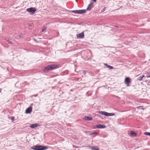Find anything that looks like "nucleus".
<instances>
[{
  "label": "nucleus",
  "mask_w": 150,
  "mask_h": 150,
  "mask_svg": "<svg viewBox=\"0 0 150 150\" xmlns=\"http://www.w3.org/2000/svg\"><path fill=\"white\" fill-rule=\"evenodd\" d=\"M58 67V65L57 64H52L50 65L45 67L43 69V70L44 72L47 71H50L53 69H55Z\"/></svg>",
  "instance_id": "f257e3e1"
},
{
  "label": "nucleus",
  "mask_w": 150,
  "mask_h": 150,
  "mask_svg": "<svg viewBox=\"0 0 150 150\" xmlns=\"http://www.w3.org/2000/svg\"><path fill=\"white\" fill-rule=\"evenodd\" d=\"M34 150H45L48 148L47 146H43L41 145H37L31 147Z\"/></svg>",
  "instance_id": "f03ea898"
},
{
  "label": "nucleus",
  "mask_w": 150,
  "mask_h": 150,
  "mask_svg": "<svg viewBox=\"0 0 150 150\" xmlns=\"http://www.w3.org/2000/svg\"><path fill=\"white\" fill-rule=\"evenodd\" d=\"M72 12L75 13L83 14L86 12V10H73L71 11Z\"/></svg>",
  "instance_id": "7ed1b4c3"
},
{
  "label": "nucleus",
  "mask_w": 150,
  "mask_h": 150,
  "mask_svg": "<svg viewBox=\"0 0 150 150\" xmlns=\"http://www.w3.org/2000/svg\"><path fill=\"white\" fill-rule=\"evenodd\" d=\"M27 12H29L31 14H33L36 11V8L34 7H31L26 9Z\"/></svg>",
  "instance_id": "20e7f679"
},
{
  "label": "nucleus",
  "mask_w": 150,
  "mask_h": 150,
  "mask_svg": "<svg viewBox=\"0 0 150 150\" xmlns=\"http://www.w3.org/2000/svg\"><path fill=\"white\" fill-rule=\"evenodd\" d=\"M131 82L130 79L129 77H126L125 80V83L126 84L127 86L128 87L130 86L129 83Z\"/></svg>",
  "instance_id": "39448f33"
},
{
  "label": "nucleus",
  "mask_w": 150,
  "mask_h": 150,
  "mask_svg": "<svg viewBox=\"0 0 150 150\" xmlns=\"http://www.w3.org/2000/svg\"><path fill=\"white\" fill-rule=\"evenodd\" d=\"M96 128L98 129H103L106 127V126L104 125L98 124L95 126Z\"/></svg>",
  "instance_id": "423d86ee"
},
{
  "label": "nucleus",
  "mask_w": 150,
  "mask_h": 150,
  "mask_svg": "<svg viewBox=\"0 0 150 150\" xmlns=\"http://www.w3.org/2000/svg\"><path fill=\"white\" fill-rule=\"evenodd\" d=\"M93 7V2H91L90 4L88 5L87 8L86 10L87 11H90Z\"/></svg>",
  "instance_id": "0eeeda50"
},
{
  "label": "nucleus",
  "mask_w": 150,
  "mask_h": 150,
  "mask_svg": "<svg viewBox=\"0 0 150 150\" xmlns=\"http://www.w3.org/2000/svg\"><path fill=\"white\" fill-rule=\"evenodd\" d=\"M32 108L31 107H29L28 108L25 110V113L26 114L30 113L32 111Z\"/></svg>",
  "instance_id": "6e6552de"
},
{
  "label": "nucleus",
  "mask_w": 150,
  "mask_h": 150,
  "mask_svg": "<svg viewBox=\"0 0 150 150\" xmlns=\"http://www.w3.org/2000/svg\"><path fill=\"white\" fill-rule=\"evenodd\" d=\"M76 35L79 38H83L84 36V34L83 33L77 34Z\"/></svg>",
  "instance_id": "1a4fd4ad"
},
{
  "label": "nucleus",
  "mask_w": 150,
  "mask_h": 150,
  "mask_svg": "<svg viewBox=\"0 0 150 150\" xmlns=\"http://www.w3.org/2000/svg\"><path fill=\"white\" fill-rule=\"evenodd\" d=\"M38 125H39L38 124L35 123L31 125L30 126V127L32 128H34L37 127Z\"/></svg>",
  "instance_id": "9d476101"
},
{
  "label": "nucleus",
  "mask_w": 150,
  "mask_h": 150,
  "mask_svg": "<svg viewBox=\"0 0 150 150\" xmlns=\"http://www.w3.org/2000/svg\"><path fill=\"white\" fill-rule=\"evenodd\" d=\"M90 149L92 150H100L96 146H89Z\"/></svg>",
  "instance_id": "9b49d317"
},
{
  "label": "nucleus",
  "mask_w": 150,
  "mask_h": 150,
  "mask_svg": "<svg viewBox=\"0 0 150 150\" xmlns=\"http://www.w3.org/2000/svg\"><path fill=\"white\" fill-rule=\"evenodd\" d=\"M84 119L86 120H91L93 119V118L91 117L86 116L85 117Z\"/></svg>",
  "instance_id": "f8f14e48"
},
{
  "label": "nucleus",
  "mask_w": 150,
  "mask_h": 150,
  "mask_svg": "<svg viewBox=\"0 0 150 150\" xmlns=\"http://www.w3.org/2000/svg\"><path fill=\"white\" fill-rule=\"evenodd\" d=\"M144 77H145L144 75H143L141 76L138 77L137 79V80L140 81H142L143 80V78Z\"/></svg>",
  "instance_id": "ddd939ff"
},
{
  "label": "nucleus",
  "mask_w": 150,
  "mask_h": 150,
  "mask_svg": "<svg viewBox=\"0 0 150 150\" xmlns=\"http://www.w3.org/2000/svg\"><path fill=\"white\" fill-rule=\"evenodd\" d=\"M105 65L107 68H109L110 69H112L113 68V67L108 65L107 64H105Z\"/></svg>",
  "instance_id": "4468645a"
},
{
  "label": "nucleus",
  "mask_w": 150,
  "mask_h": 150,
  "mask_svg": "<svg viewBox=\"0 0 150 150\" xmlns=\"http://www.w3.org/2000/svg\"><path fill=\"white\" fill-rule=\"evenodd\" d=\"M130 134L132 135L135 136L136 135V133L134 131H131L130 132Z\"/></svg>",
  "instance_id": "2eb2a0df"
},
{
  "label": "nucleus",
  "mask_w": 150,
  "mask_h": 150,
  "mask_svg": "<svg viewBox=\"0 0 150 150\" xmlns=\"http://www.w3.org/2000/svg\"><path fill=\"white\" fill-rule=\"evenodd\" d=\"M115 115V114L113 113H108V116H113Z\"/></svg>",
  "instance_id": "dca6fc26"
},
{
  "label": "nucleus",
  "mask_w": 150,
  "mask_h": 150,
  "mask_svg": "<svg viewBox=\"0 0 150 150\" xmlns=\"http://www.w3.org/2000/svg\"><path fill=\"white\" fill-rule=\"evenodd\" d=\"M108 113H108L106 112H105L103 115H104L106 116H108Z\"/></svg>",
  "instance_id": "f3484780"
},
{
  "label": "nucleus",
  "mask_w": 150,
  "mask_h": 150,
  "mask_svg": "<svg viewBox=\"0 0 150 150\" xmlns=\"http://www.w3.org/2000/svg\"><path fill=\"white\" fill-rule=\"evenodd\" d=\"M104 112H105L103 111H99L98 112V113H100L103 115H104Z\"/></svg>",
  "instance_id": "a211bd4d"
},
{
  "label": "nucleus",
  "mask_w": 150,
  "mask_h": 150,
  "mask_svg": "<svg viewBox=\"0 0 150 150\" xmlns=\"http://www.w3.org/2000/svg\"><path fill=\"white\" fill-rule=\"evenodd\" d=\"M147 78H150V71L147 73V75L146 76Z\"/></svg>",
  "instance_id": "6ab92c4d"
},
{
  "label": "nucleus",
  "mask_w": 150,
  "mask_h": 150,
  "mask_svg": "<svg viewBox=\"0 0 150 150\" xmlns=\"http://www.w3.org/2000/svg\"><path fill=\"white\" fill-rule=\"evenodd\" d=\"M137 108L140 109H143V106H139L137 107Z\"/></svg>",
  "instance_id": "aec40b11"
},
{
  "label": "nucleus",
  "mask_w": 150,
  "mask_h": 150,
  "mask_svg": "<svg viewBox=\"0 0 150 150\" xmlns=\"http://www.w3.org/2000/svg\"><path fill=\"white\" fill-rule=\"evenodd\" d=\"M144 134L150 136V132H146L144 133Z\"/></svg>",
  "instance_id": "412c9836"
},
{
  "label": "nucleus",
  "mask_w": 150,
  "mask_h": 150,
  "mask_svg": "<svg viewBox=\"0 0 150 150\" xmlns=\"http://www.w3.org/2000/svg\"><path fill=\"white\" fill-rule=\"evenodd\" d=\"M10 119L12 121V122H13L14 120V117H11Z\"/></svg>",
  "instance_id": "4be33fe9"
},
{
  "label": "nucleus",
  "mask_w": 150,
  "mask_h": 150,
  "mask_svg": "<svg viewBox=\"0 0 150 150\" xmlns=\"http://www.w3.org/2000/svg\"><path fill=\"white\" fill-rule=\"evenodd\" d=\"M6 40L8 42L9 44H13V43L11 41H10L9 40Z\"/></svg>",
  "instance_id": "5701e85b"
},
{
  "label": "nucleus",
  "mask_w": 150,
  "mask_h": 150,
  "mask_svg": "<svg viewBox=\"0 0 150 150\" xmlns=\"http://www.w3.org/2000/svg\"><path fill=\"white\" fill-rule=\"evenodd\" d=\"M95 134V135H97L98 134V133L96 132H93V133L91 134Z\"/></svg>",
  "instance_id": "b1692460"
},
{
  "label": "nucleus",
  "mask_w": 150,
  "mask_h": 150,
  "mask_svg": "<svg viewBox=\"0 0 150 150\" xmlns=\"http://www.w3.org/2000/svg\"><path fill=\"white\" fill-rule=\"evenodd\" d=\"M105 8H103V9H102V10H101V12H104V11H105Z\"/></svg>",
  "instance_id": "393cba45"
},
{
  "label": "nucleus",
  "mask_w": 150,
  "mask_h": 150,
  "mask_svg": "<svg viewBox=\"0 0 150 150\" xmlns=\"http://www.w3.org/2000/svg\"><path fill=\"white\" fill-rule=\"evenodd\" d=\"M46 30V28H44L42 30V32H43L44 30Z\"/></svg>",
  "instance_id": "a878e982"
},
{
  "label": "nucleus",
  "mask_w": 150,
  "mask_h": 150,
  "mask_svg": "<svg viewBox=\"0 0 150 150\" xmlns=\"http://www.w3.org/2000/svg\"><path fill=\"white\" fill-rule=\"evenodd\" d=\"M73 146V147H74V148H79V146Z\"/></svg>",
  "instance_id": "bb28decb"
},
{
  "label": "nucleus",
  "mask_w": 150,
  "mask_h": 150,
  "mask_svg": "<svg viewBox=\"0 0 150 150\" xmlns=\"http://www.w3.org/2000/svg\"><path fill=\"white\" fill-rule=\"evenodd\" d=\"M94 2H96L97 0H92Z\"/></svg>",
  "instance_id": "cd10ccee"
},
{
  "label": "nucleus",
  "mask_w": 150,
  "mask_h": 150,
  "mask_svg": "<svg viewBox=\"0 0 150 150\" xmlns=\"http://www.w3.org/2000/svg\"><path fill=\"white\" fill-rule=\"evenodd\" d=\"M1 89L0 90V93H1Z\"/></svg>",
  "instance_id": "c85d7f7f"
},
{
  "label": "nucleus",
  "mask_w": 150,
  "mask_h": 150,
  "mask_svg": "<svg viewBox=\"0 0 150 150\" xmlns=\"http://www.w3.org/2000/svg\"><path fill=\"white\" fill-rule=\"evenodd\" d=\"M34 40L35 41H36V40L35 39H34Z\"/></svg>",
  "instance_id": "c756f323"
},
{
  "label": "nucleus",
  "mask_w": 150,
  "mask_h": 150,
  "mask_svg": "<svg viewBox=\"0 0 150 150\" xmlns=\"http://www.w3.org/2000/svg\"><path fill=\"white\" fill-rule=\"evenodd\" d=\"M19 36L20 37H21V36L20 35H19Z\"/></svg>",
  "instance_id": "7c9ffc66"
},
{
  "label": "nucleus",
  "mask_w": 150,
  "mask_h": 150,
  "mask_svg": "<svg viewBox=\"0 0 150 150\" xmlns=\"http://www.w3.org/2000/svg\"><path fill=\"white\" fill-rule=\"evenodd\" d=\"M29 26H31V25H30H30H29Z\"/></svg>",
  "instance_id": "2f4dec72"
},
{
  "label": "nucleus",
  "mask_w": 150,
  "mask_h": 150,
  "mask_svg": "<svg viewBox=\"0 0 150 150\" xmlns=\"http://www.w3.org/2000/svg\"><path fill=\"white\" fill-rule=\"evenodd\" d=\"M116 27H117V28L118 27L117 26H116Z\"/></svg>",
  "instance_id": "473e14b6"
}]
</instances>
